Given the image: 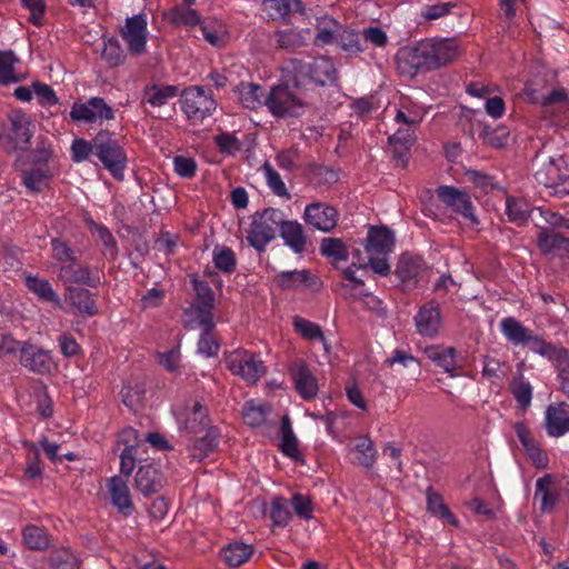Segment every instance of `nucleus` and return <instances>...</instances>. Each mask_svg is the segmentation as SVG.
<instances>
[{
  "label": "nucleus",
  "instance_id": "nucleus-28",
  "mask_svg": "<svg viewBox=\"0 0 569 569\" xmlns=\"http://www.w3.org/2000/svg\"><path fill=\"white\" fill-rule=\"evenodd\" d=\"M425 355L436 366L443 369L450 377H456L458 369L457 350L453 347L428 346L423 350Z\"/></svg>",
  "mask_w": 569,
  "mask_h": 569
},
{
  "label": "nucleus",
  "instance_id": "nucleus-52",
  "mask_svg": "<svg viewBox=\"0 0 569 569\" xmlns=\"http://www.w3.org/2000/svg\"><path fill=\"white\" fill-rule=\"evenodd\" d=\"M49 563L52 569H79L80 559L69 548L53 550L49 556Z\"/></svg>",
  "mask_w": 569,
  "mask_h": 569
},
{
  "label": "nucleus",
  "instance_id": "nucleus-29",
  "mask_svg": "<svg viewBox=\"0 0 569 569\" xmlns=\"http://www.w3.org/2000/svg\"><path fill=\"white\" fill-rule=\"evenodd\" d=\"M499 330L507 342L522 348H526V340L531 332L530 328L515 317L502 318L499 322Z\"/></svg>",
  "mask_w": 569,
  "mask_h": 569
},
{
  "label": "nucleus",
  "instance_id": "nucleus-49",
  "mask_svg": "<svg viewBox=\"0 0 569 569\" xmlns=\"http://www.w3.org/2000/svg\"><path fill=\"white\" fill-rule=\"evenodd\" d=\"M269 410L268 406L250 400L243 405L242 419L249 427L257 428L266 422Z\"/></svg>",
  "mask_w": 569,
  "mask_h": 569
},
{
  "label": "nucleus",
  "instance_id": "nucleus-62",
  "mask_svg": "<svg viewBox=\"0 0 569 569\" xmlns=\"http://www.w3.org/2000/svg\"><path fill=\"white\" fill-rule=\"evenodd\" d=\"M90 154L96 156V137L88 141L83 138H77L71 144V158L76 163H81L89 159Z\"/></svg>",
  "mask_w": 569,
  "mask_h": 569
},
{
  "label": "nucleus",
  "instance_id": "nucleus-14",
  "mask_svg": "<svg viewBox=\"0 0 569 569\" xmlns=\"http://www.w3.org/2000/svg\"><path fill=\"white\" fill-rule=\"evenodd\" d=\"M288 373L296 392L301 399L310 401L319 391L318 379L305 359L297 358L289 363Z\"/></svg>",
  "mask_w": 569,
  "mask_h": 569
},
{
  "label": "nucleus",
  "instance_id": "nucleus-7",
  "mask_svg": "<svg viewBox=\"0 0 569 569\" xmlns=\"http://www.w3.org/2000/svg\"><path fill=\"white\" fill-rule=\"evenodd\" d=\"M8 124L3 139L10 151H28L34 134L36 124L31 116L21 109H13L8 113Z\"/></svg>",
  "mask_w": 569,
  "mask_h": 569
},
{
  "label": "nucleus",
  "instance_id": "nucleus-58",
  "mask_svg": "<svg viewBox=\"0 0 569 569\" xmlns=\"http://www.w3.org/2000/svg\"><path fill=\"white\" fill-rule=\"evenodd\" d=\"M337 44L347 52L357 53L363 51L359 34L349 28L339 30L336 39Z\"/></svg>",
  "mask_w": 569,
  "mask_h": 569
},
{
  "label": "nucleus",
  "instance_id": "nucleus-34",
  "mask_svg": "<svg viewBox=\"0 0 569 569\" xmlns=\"http://www.w3.org/2000/svg\"><path fill=\"white\" fill-rule=\"evenodd\" d=\"M302 10L300 0H263V11L272 20H286L291 13Z\"/></svg>",
  "mask_w": 569,
  "mask_h": 569
},
{
  "label": "nucleus",
  "instance_id": "nucleus-37",
  "mask_svg": "<svg viewBox=\"0 0 569 569\" xmlns=\"http://www.w3.org/2000/svg\"><path fill=\"white\" fill-rule=\"evenodd\" d=\"M415 139L413 131L410 128H399L388 139L393 148V156L406 163Z\"/></svg>",
  "mask_w": 569,
  "mask_h": 569
},
{
  "label": "nucleus",
  "instance_id": "nucleus-11",
  "mask_svg": "<svg viewBox=\"0 0 569 569\" xmlns=\"http://www.w3.org/2000/svg\"><path fill=\"white\" fill-rule=\"evenodd\" d=\"M436 193L440 202L449 208L453 213L461 216L472 226L479 224L476 208L467 191L453 186L441 184L437 188Z\"/></svg>",
  "mask_w": 569,
  "mask_h": 569
},
{
  "label": "nucleus",
  "instance_id": "nucleus-27",
  "mask_svg": "<svg viewBox=\"0 0 569 569\" xmlns=\"http://www.w3.org/2000/svg\"><path fill=\"white\" fill-rule=\"evenodd\" d=\"M280 237L293 253L301 254L306 251L308 244V237L303 226L297 220L283 219L280 229Z\"/></svg>",
  "mask_w": 569,
  "mask_h": 569
},
{
  "label": "nucleus",
  "instance_id": "nucleus-55",
  "mask_svg": "<svg viewBox=\"0 0 569 569\" xmlns=\"http://www.w3.org/2000/svg\"><path fill=\"white\" fill-rule=\"evenodd\" d=\"M214 267L223 273H232L237 268V258L231 248L216 247L212 251Z\"/></svg>",
  "mask_w": 569,
  "mask_h": 569
},
{
  "label": "nucleus",
  "instance_id": "nucleus-3",
  "mask_svg": "<svg viewBox=\"0 0 569 569\" xmlns=\"http://www.w3.org/2000/svg\"><path fill=\"white\" fill-rule=\"evenodd\" d=\"M396 244L395 232L387 226H370L366 239L368 264L381 277L390 273L389 256Z\"/></svg>",
  "mask_w": 569,
  "mask_h": 569
},
{
  "label": "nucleus",
  "instance_id": "nucleus-31",
  "mask_svg": "<svg viewBox=\"0 0 569 569\" xmlns=\"http://www.w3.org/2000/svg\"><path fill=\"white\" fill-rule=\"evenodd\" d=\"M276 282L282 290H291L300 284L313 287L318 284L319 279L312 276L309 270H289L277 274Z\"/></svg>",
  "mask_w": 569,
  "mask_h": 569
},
{
  "label": "nucleus",
  "instance_id": "nucleus-6",
  "mask_svg": "<svg viewBox=\"0 0 569 569\" xmlns=\"http://www.w3.org/2000/svg\"><path fill=\"white\" fill-rule=\"evenodd\" d=\"M179 103L186 118L193 123L203 122L217 109V101L211 90L201 86L186 88L180 94Z\"/></svg>",
  "mask_w": 569,
  "mask_h": 569
},
{
  "label": "nucleus",
  "instance_id": "nucleus-18",
  "mask_svg": "<svg viewBox=\"0 0 569 569\" xmlns=\"http://www.w3.org/2000/svg\"><path fill=\"white\" fill-rule=\"evenodd\" d=\"M425 271L426 263L422 257L405 252L398 259L395 273L405 288L412 289L418 284Z\"/></svg>",
  "mask_w": 569,
  "mask_h": 569
},
{
  "label": "nucleus",
  "instance_id": "nucleus-9",
  "mask_svg": "<svg viewBox=\"0 0 569 569\" xmlns=\"http://www.w3.org/2000/svg\"><path fill=\"white\" fill-rule=\"evenodd\" d=\"M228 370L242 378L248 383H256L266 372L264 363L257 355L243 349H237L226 355Z\"/></svg>",
  "mask_w": 569,
  "mask_h": 569
},
{
  "label": "nucleus",
  "instance_id": "nucleus-26",
  "mask_svg": "<svg viewBox=\"0 0 569 569\" xmlns=\"http://www.w3.org/2000/svg\"><path fill=\"white\" fill-rule=\"evenodd\" d=\"M24 284L40 302L51 305L54 308H61V298L48 279L27 274L24 277Z\"/></svg>",
  "mask_w": 569,
  "mask_h": 569
},
{
  "label": "nucleus",
  "instance_id": "nucleus-59",
  "mask_svg": "<svg viewBox=\"0 0 569 569\" xmlns=\"http://www.w3.org/2000/svg\"><path fill=\"white\" fill-rule=\"evenodd\" d=\"M101 58L110 66L118 67L123 63L124 54L117 38L111 37L104 40V48L101 53Z\"/></svg>",
  "mask_w": 569,
  "mask_h": 569
},
{
  "label": "nucleus",
  "instance_id": "nucleus-38",
  "mask_svg": "<svg viewBox=\"0 0 569 569\" xmlns=\"http://www.w3.org/2000/svg\"><path fill=\"white\" fill-rule=\"evenodd\" d=\"M566 161L563 160L562 157H549L547 160H542L539 163V167L535 172V179L539 184L543 186L547 189V187L550 183H552V179L562 169H566Z\"/></svg>",
  "mask_w": 569,
  "mask_h": 569
},
{
  "label": "nucleus",
  "instance_id": "nucleus-12",
  "mask_svg": "<svg viewBox=\"0 0 569 569\" xmlns=\"http://www.w3.org/2000/svg\"><path fill=\"white\" fill-rule=\"evenodd\" d=\"M119 33L131 54L140 56L144 53L149 38L147 14L138 13L128 17L124 24L120 27Z\"/></svg>",
  "mask_w": 569,
  "mask_h": 569
},
{
  "label": "nucleus",
  "instance_id": "nucleus-21",
  "mask_svg": "<svg viewBox=\"0 0 569 569\" xmlns=\"http://www.w3.org/2000/svg\"><path fill=\"white\" fill-rule=\"evenodd\" d=\"M116 447L120 452V462L147 461V458L140 456V451L146 445L140 441L138 431L132 427H127L119 432Z\"/></svg>",
  "mask_w": 569,
  "mask_h": 569
},
{
  "label": "nucleus",
  "instance_id": "nucleus-53",
  "mask_svg": "<svg viewBox=\"0 0 569 569\" xmlns=\"http://www.w3.org/2000/svg\"><path fill=\"white\" fill-rule=\"evenodd\" d=\"M19 62V58L13 51L0 50V83L10 84L19 82V78L14 73V66Z\"/></svg>",
  "mask_w": 569,
  "mask_h": 569
},
{
  "label": "nucleus",
  "instance_id": "nucleus-20",
  "mask_svg": "<svg viewBox=\"0 0 569 569\" xmlns=\"http://www.w3.org/2000/svg\"><path fill=\"white\" fill-rule=\"evenodd\" d=\"M537 248L543 256L569 258V238L551 228L541 227L537 234Z\"/></svg>",
  "mask_w": 569,
  "mask_h": 569
},
{
  "label": "nucleus",
  "instance_id": "nucleus-23",
  "mask_svg": "<svg viewBox=\"0 0 569 569\" xmlns=\"http://www.w3.org/2000/svg\"><path fill=\"white\" fill-rule=\"evenodd\" d=\"M107 488L112 506L123 516L132 515L134 506L127 479L122 476H113L108 479Z\"/></svg>",
  "mask_w": 569,
  "mask_h": 569
},
{
  "label": "nucleus",
  "instance_id": "nucleus-43",
  "mask_svg": "<svg viewBox=\"0 0 569 569\" xmlns=\"http://www.w3.org/2000/svg\"><path fill=\"white\" fill-rule=\"evenodd\" d=\"M530 213L531 208L526 200L516 197H508L506 199V214L509 221L517 226H523L528 222Z\"/></svg>",
  "mask_w": 569,
  "mask_h": 569
},
{
  "label": "nucleus",
  "instance_id": "nucleus-54",
  "mask_svg": "<svg viewBox=\"0 0 569 569\" xmlns=\"http://www.w3.org/2000/svg\"><path fill=\"white\" fill-rule=\"evenodd\" d=\"M552 485L551 476L547 475L541 477L536 482L535 498L540 500L541 511H551L556 505V497L551 493L550 487Z\"/></svg>",
  "mask_w": 569,
  "mask_h": 569
},
{
  "label": "nucleus",
  "instance_id": "nucleus-40",
  "mask_svg": "<svg viewBox=\"0 0 569 569\" xmlns=\"http://www.w3.org/2000/svg\"><path fill=\"white\" fill-rule=\"evenodd\" d=\"M51 172L48 167H33L22 173V183L31 192H41L49 186Z\"/></svg>",
  "mask_w": 569,
  "mask_h": 569
},
{
  "label": "nucleus",
  "instance_id": "nucleus-32",
  "mask_svg": "<svg viewBox=\"0 0 569 569\" xmlns=\"http://www.w3.org/2000/svg\"><path fill=\"white\" fill-rule=\"evenodd\" d=\"M239 100L246 109L257 110L264 106V99L268 92L260 84L253 82H240L238 86Z\"/></svg>",
  "mask_w": 569,
  "mask_h": 569
},
{
  "label": "nucleus",
  "instance_id": "nucleus-25",
  "mask_svg": "<svg viewBox=\"0 0 569 569\" xmlns=\"http://www.w3.org/2000/svg\"><path fill=\"white\" fill-rule=\"evenodd\" d=\"M134 482L142 495L149 496L161 490L166 478L156 465H141L136 472Z\"/></svg>",
  "mask_w": 569,
  "mask_h": 569
},
{
  "label": "nucleus",
  "instance_id": "nucleus-8",
  "mask_svg": "<svg viewBox=\"0 0 569 569\" xmlns=\"http://www.w3.org/2000/svg\"><path fill=\"white\" fill-rule=\"evenodd\" d=\"M190 282L194 290V299L184 310V315L194 316L199 326L216 327L213 320L214 291L206 280H200L197 276H193Z\"/></svg>",
  "mask_w": 569,
  "mask_h": 569
},
{
  "label": "nucleus",
  "instance_id": "nucleus-17",
  "mask_svg": "<svg viewBox=\"0 0 569 569\" xmlns=\"http://www.w3.org/2000/svg\"><path fill=\"white\" fill-rule=\"evenodd\" d=\"M416 332L426 338H435L442 326V313L440 303L431 299L419 307L413 317Z\"/></svg>",
  "mask_w": 569,
  "mask_h": 569
},
{
  "label": "nucleus",
  "instance_id": "nucleus-60",
  "mask_svg": "<svg viewBox=\"0 0 569 569\" xmlns=\"http://www.w3.org/2000/svg\"><path fill=\"white\" fill-rule=\"evenodd\" d=\"M276 37L278 47L282 49H296L307 41V37L302 32L291 28L277 31Z\"/></svg>",
  "mask_w": 569,
  "mask_h": 569
},
{
  "label": "nucleus",
  "instance_id": "nucleus-13",
  "mask_svg": "<svg viewBox=\"0 0 569 569\" xmlns=\"http://www.w3.org/2000/svg\"><path fill=\"white\" fill-rule=\"evenodd\" d=\"M57 276L64 287L98 288L101 283L99 273L94 272L91 266L80 262L78 258L60 264Z\"/></svg>",
  "mask_w": 569,
  "mask_h": 569
},
{
  "label": "nucleus",
  "instance_id": "nucleus-56",
  "mask_svg": "<svg viewBox=\"0 0 569 569\" xmlns=\"http://www.w3.org/2000/svg\"><path fill=\"white\" fill-rule=\"evenodd\" d=\"M90 227L97 231L98 237L104 247L103 256L108 260L114 261L118 258L119 249L117 240L109 228L94 221H91Z\"/></svg>",
  "mask_w": 569,
  "mask_h": 569
},
{
  "label": "nucleus",
  "instance_id": "nucleus-63",
  "mask_svg": "<svg viewBox=\"0 0 569 569\" xmlns=\"http://www.w3.org/2000/svg\"><path fill=\"white\" fill-rule=\"evenodd\" d=\"M297 517L303 520H310L313 517V506L311 498L307 495L295 492L289 501Z\"/></svg>",
  "mask_w": 569,
  "mask_h": 569
},
{
  "label": "nucleus",
  "instance_id": "nucleus-35",
  "mask_svg": "<svg viewBox=\"0 0 569 569\" xmlns=\"http://www.w3.org/2000/svg\"><path fill=\"white\" fill-rule=\"evenodd\" d=\"M192 4H182L174 6L168 13H166V18L176 27H187L193 28L196 26H200L202 20L199 12L196 9L191 8Z\"/></svg>",
  "mask_w": 569,
  "mask_h": 569
},
{
  "label": "nucleus",
  "instance_id": "nucleus-48",
  "mask_svg": "<svg viewBox=\"0 0 569 569\" xmlns=\"http://www.w3.org/2000/svg\"><path fill=\"white\" fill-rule=\"evenodd\" d=\"M270 519L276 527H286L292 519L289 501L280 496H276L270 502Z\"/></svg>",
  "mask_w": 569,
  "mask_h": 569
},
{
  "label": "nucleus",
  "instance_id": "nucleus-44",
  "mask_svg": "<svg viewBox=\"0 0 569 569\" xmlns=\"http://www.w3.org/2000/svg\"><path fill=\"white\" fill-rule=\"evenodd\" d=\"M253 548L243 542H233L222 550V557L230 567L243 565L252 556Z\"/></svg>",
  "mask_w": 569,
  "mask_h": 569
},
{
  "label": "nucleus",
  "instance_id": "nucleus-47",
  "mask_svg": "<svg viewBox=\"0 0 569 569\" xmlns=\"http://www.w3.org/2000/svg\"><path fill=\"white\" fill-rule=\"evenodd\" d=\"M320 253L333 262L347 261L349 251L345 242L339 238H323L319 247Z\"/></svg>",
  "mask_w": 569,
  "mask_h": 569
},
{
  "label": "nucleus",
  "instance_id": "nucleus-50",
  "mask_svg": "<svg viewBox=\"0 0 569 569\" xmlns=\"http://www.w3.org/2000/svg\"><path fill=\"white\" fill-rule=\"evenodd\" d=\"M341 29V24L330 17H322L317 23L316 42L320 44H329L336 41L337 34Z\"/></svg>",
  "mask_w": 569,
  "mask_h": 569
},
{
  "label": "nucleus",
  "instance_id": "nucleus-10",
  "mask_svg": "<svg viewBox=\"0 0 569 569\" xmlns=\"http://www.w3.org/2000/svg\"><path fill=\"white\" fill-rule=\"evenodd\" d=\"M76 122L102 123L116 119V110L101 97H90L86 101H76L70 110Z\"/></svg>",
  "mask_w": 569,
  "mask_h": 569
},
{
  "label": "nucleus",
  "instance_id": "nucleus-51",
  "mask_svg": "<svg viewBox=\"0 0 569 569\" xmlns=\"http://www.w3.org/2000/svg\"><path fill=\"white\" fill-rule=\"evenodd\" d=\"M465 177L468 182L483 193L500 189L497 178L483 171L469 169L465 172Z\"/></svg>",
  "mask_w": 569,
  "mask_h": 569
},
{
  "label": "nucleus",
  "instance_id": "nucleus-36",
  "mask_svg": "<svg viewBox=\"0 0 569 569\" xmlns=\"http://www.w3.org/2000/svg\"><path fill=\"white\" fill-rule=\"evenodd\" d=\"M295 331L305 340L320 341L326 352L329 351V343L323 335L321 327L306 318L296 316L292 321Z\"/></svg>",
  "mask_w": 569,
  "mask_h": 569
},
{
  "label": "nucleus",
  "instance_id": "nucleus-22",
  "mask_svg": "<svg viewBox=\"0 0 569 569\" xmlns=\"http://www.w3.org/2000/svg\"><path fill=\"white\" fill-rule=\"evenodd\" d=\"M547 435L559 438L569 432V405L567 402L551 403L545 415Z\"/></svg>",
  "mask_w": 569,
  "mask_h": 569
},
{
  "label": "nucleus",
  "instance_id": "nucleus-33",
  "mask_svg": "<svg viewBox=\"0 0 569 569\" xmlns=\"http://www.w3.org/2000/svg\"><path fill=\"white\" fill-rule=\"evenodd\" d=\"M426 497L427 510L429 513L439 518L442 522L450 523L455 527L458 526V520L445 503L442 496L436 492L431 486L427 488Z\"/></svg>",
  "mask_w": 569,
  "mask_h": 569
},
{
  "label": "nucleus",
  "instance_id": "nucleus-1",
  "mask_svg": "<svg viewBox=\"0 0 569 569\" xmlns=\"http://www.w3.org/2000/svg\"><path fill=\"white\" fill-rule=\"evenodd\" d=\"M290 73L293 87L300 96L292 93L287 84H278L268 91L264 106L276 118L300 117L307 104H315L318 89L336 84L337 71L327 57L310 60H291Z\"/></svg>",
  "mask_w": 569,
  "mask_h": 569
},
{
  "label": "nucleus",
  "instance_id": "nucleus-16",
  "mask_svg": "<svg viewBox=\"0 0 569 569\" xmlns=\"http://www.w3.org/2000/svg\"><path fill=\"white\" fill-rule=\"evenodd\" d=\"M20 363L29 371L40 376L50 375L56 368L51 351L29 341H23Z\"/></svg>",
  "mask_w": 569,
  "mask_h": 569
},
{
  "label": "nucleus",
  "instance_id": "nucleus-2",
  "mask_svg": "<svg viewBox=\"0 0 569 569\" xmlns=\"http://www.w3.org/2000/svg\"><path fill=\"white\" fill-rule=\"evenodd\" d=\"M458 53L459 47L455 39L428 38L401 48L397 53V63L401 73L416 76L448 66Z\"/></svg>",
  "mask_w": 569,
  "mask_h": 569
},
{
  "label": "nucleus",
  "instance_id": "nucleus-64",
  "mask_svg": "<svg viewBox=\"0 0 569 569\" xmlns=\"http://www.w3.org/2000/svg\"><path fill=\"white\" fill-rule=\"evenodd\" d=\"M52 258L61 263L66 264L77 259L74 249L64 240L60 238H53L50 241Z\"/></svg>",
  "mask_w": 569,
  "mask_h": 569
},
{
  "label": "nucleus",
  "instance_id": "nucleus-41",
  "mask_svg": "<svg viewBox=\"0 0 569 569\" xmlns=\"http://www.w3.org/2000/svg\"><path fill=\"white\" fill-rule=\"evenodd\" d=\"M280 449L287 458L292 460L299 459L300 452L298 448V439L293 433L289 416H283L281 420Z\"/></svg>",
  "mask_w": 569,
  "mask_h": 569
},
{
  "label": "nucleus",
  "instance_id": "nucleus-4",
  "mask_svg": "<svg viewBox=\"0 0 569 569\" xmlns=\"http://www.w3.org/2000/svg\"><path fill=\"white\" fill-rule=\"evenodd\" d=\"M286 214L278 208H266L252 216L247 232V241L257 252H266L267 247L277 237V230L281 229Z\"/></svg>",
  "mask_w": 569,
  "mask_h": 569
},
{
  "label": "nucleus",
  "instance_id": "nucleus-5",
  "mask_svg": "<svg viewBox=\"0 0 569 569\" xmlns=\"http://www.w3.org/2000/svg\"><path fill=\"white\" fill-rule=\"evenodd\" d=\"M96 157L116 180H123L128 157L123 147L110 131L100 130L96 134Z\"/></svg>",
  "mask_w": 569,
  "mask_h": 569
},
{
  "label": "nucleus",
  "instance_id": "nucleus-42",
  "mask_svg": "<svg viewBox=\"0 0 569 569\" xmlns=\"http://www.w3.org/2000/svg\"><path fill=\"white\" fill-rule=\"evenodd\" d=\"M184 428L188 432L194 435L201 433L208 428H212L210 426L208 409L200 402H194L191 412L184 421Z\"/></svg>",
  "mask_w": 569,
  "mask_h": 569
},
{
  "label": "nucleus",
  "instance_id": "nucleus-46",
  "mask_svg": "<svg viewBox=\"0 0 569 569\" xmlns=\"http://www.w3.org/2000/svg\"><path fill=\"white\" fill-rule=\"evenodd\" d=\"M23 543L31 550H44L50 545L47 531L36 525L26 526L22 529Z\"/></svg>",
  "mask_w": 569,
  "mask_h": 569
},
{
  "label": "nucleus",
  "instance_id": "nucleus-39",
  "mask_svg": "<svg viewBox=\"0 0 569 569\" xmlns=\"http://www.w3.org/2000/svg\"><path fill=\"white\" fill-rule=\"evenodd\" d=\"M516 433L531 462L548 461L547 453L540 448L539 442L523 425H517Z\"/></svg>",
  "mask_w": 569,
  "mask_h": 569
},
{
  "label": "nucleus",
  "instance_id": "nucleus-45",
  "mask_svg": "<svg viewBox=\"0 0 569 569\" xmlns=\"http://www.w3.org/2000/svg\"><path fill=\"white\" fill-rule=\"evenodd\" d=\"M31 450L34 452L36 458L39 459V453L42 451L51 461L60 460L62 458L67 460H74L76 456L71 451H64L57 442H51L47 438H42L37 445H31Z\"/></svg>",
  "mask_w": 569,
  "mask_h": 569
},
{
  "label": "nucleus",
  "instance_id": "nucleus-57",
  "mask_svg": "<svg viewBox=\"0 0 569 569\" xmlns=\"http://www.w3.org/2000/svg\"><path fill=\"white\" fill-rule=\"evenodd\" d=\"M479 137L482 139L485 144L495 149H501L508 143L509 131L506 127L491 128L489 126H483Z\"/></svg>",
  "mask_w": 569,
  "mask_h": 569
},
{
  "label": "nucleus",
  "instance_id": "nucleus-19",
  "mask_svg": "<svg viewBox=\"0 0 569 569\" xmlns=\"http://www.w3.org/2000/svg\"><path fill=\"white\" fill-rule=\"evenodd\" d=\"M64 298L76 315L91 318L99 313L96 295L88 287H66Z\"/></svg>",
  "mask_w": 569,
  "mask_h": 569
},
{
  "label": "nucleus",
  "instance_id": "nucleus-61",
  "mask_svg": "<svg viewBox=\"0 0 569 569\" xmlns=\"http://www.w3.org/2000/svg\"><path fill=\"white\" fill-rule=\"evenodd\" d=\"M262 171L267 184L272 190V192L279 197H286L289 199L290 193L288 192L281 176L278 173V171L274 170V168L268 161L263 163Z\"/></svg>",
  "mask_w": 569,
  "mask_h": 569
},
{
  "label": "nucleus",
  "instance_id": "nucleus-15",
  "mask_svg": "<svg viewBox=\"0 0 569 569\" xmlns=\"http://www.w3.org/2000/svg\"><path fill=\"white\" fill-rule=\"evenodd\" d=\"M302 218L313 229L330 232L337 227L340 213L327 202L313 201L305 207Z\"/></svg>",
  "mask_w": 569,
  "mask_h": 569
},
{
  "label": "nucleus",
  "instance_id": "nucleus-24",
  "mask_svg": "<svg viewBox=\"0 0 569 569\" xmlns=\"http://www.w3.org/2000/svg\"><path fill=\"white\" fill-rule=\"evenodd\" d=\"M526 347L533 353L547 358L555 366L558 362H566L569 353L565 347L547 341L541 335H536L532 330L526 340Z\"/></svg>",
  "mask_w": 569,
  "mask_h": 569
},
{
  "label": "nucleus",
  "instance_id": "nucleus-30",
  "mask_svg": "<svg viewBox=\"0 0 569 569\" xmlns=\"http://www.w3.org/2000/svg\"><path fill=\"white\" fill-rule=\"evenodd\" d=\"M179 93V88L173 84H147L142 90V102L153 108H159Z\"/></svg>",
  "mask_w": 569,
  "mask_h": 569
}]
</instances>
